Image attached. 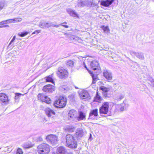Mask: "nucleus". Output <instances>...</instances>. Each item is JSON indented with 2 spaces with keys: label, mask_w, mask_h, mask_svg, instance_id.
Returning <instances> with one entry per match:
<instances>
[{
  "label": "nucleus",
  "mask_w": 154,
  "mask_h": 154,
  "mask_svg": "<svg viewBox=\"0 0 154 154\" xmlns=\"http://www.w3.org/2000/svg\"><path fill=\"white\" fill-rule=\"evenodd\" d=\"M130 54L132 56L135 55L137 58L140 60H143L145 59L144 54L142 52H136L131 51L130 52Z\"/></svg>",
  "instance_id": "obj_11"
},
{
  "label": "nucleus",
  "mask_w": 154,
  "mask_h": 154,
  "mask_svg": "<svg viewBox=\"0 0 154 154\" xmlns=\"http://www.w3.org/2000/svg\"><path fill=\"white\" fill-rule=\"evenodd\" d=\"M66 145L68 147L71 148H75L77 147V141L74 139L73 136L70 134L66 135Z\"/></svg>",
  "instance_id": "obj_1"
},
{
  "label": "nucleus",
  "mask_w": 154,
  "mask_h": 154,
  "mask_svg": "<svg viewBox=\"0 0 154 154\" xmlns=\"http://www.w3.org/2000/svg\"><path fill=\"white\" fill-rule=\"evenodd\" d=\"M7 23H13V19H8L6 20Z\"/></svg>",
  "instance_id": "obj_42"
},
{
  "label": "nucleus",
  "mask_w": 154,
  "mask_h": 154,
  "mask_svg": "<svg viewBox=\"0 0 154 154\" xmlns=\"http://www.w3.org/2000/svg\"><path fill=\"white\" fill-rule=\"evenodd\" d=\"M100 88L102 91L105 92L104 96L105 97H106L107 95V92L109 91V88H107L104 86H101Z\"/></svg>",
  "instance_id": "obj_26"
},
{
  "label": "nucleus",
  "mask_w": 154,
  "mask_h": 154,
  "mask_svg": "<svg viewBox=\"0 0 154 154\" xmlns=\"http://www.w3.org/2000/svg\"><path fill=\"white\" fill-rule=\"evenodd\" d=\"M45 95L44 94H39L38 95V99L42 101L45 99Z\"/></svg>",
  "instance_id": "obj_28"
},
{
  "label": "nucleus",
  "mask_w": 154,
  "mask_h": 154,
  "mask_svg": "<svg viewBox=\"0 0 154 154\" xmlns=\"http://www.w3.org/2000/svg\"><path fill=\"white\" fill-rule=\"evenodd\" d=\"M77 112L75 110H70L68 114V117L69 120L76 122L75 120L77 118Z\"/></svg>",
  "instance_id": "obj_7"
},
{
  "label": "nucleus",
  "mask_w": 154,
  "mask_h": 154,
  "mask_svg": "<svg viewBox=\"0 0 154 154\" xmlns=\"http://www.w3.org/2000/svg\"><path fill=\"white\" fill-rule=\"evenodd\" d=\"M102 29L104 32L106 33H109V29L108 26H103Z\"/></svg>",
  "instance_id": "obj_31"
},
{
  "label": "nucleus",
  "mask_w": 154,
  "mask_h": 154,
  "mask_svg": "<svg viewBox=\"0 0 154 154\" xmlns=\"http://www.w3.org/2000/svg\"><path fill=\"white\" fill-rule=\"evenodd\" d=\"M29 32H21L19 33L18 34V35L21 37H23L25 35H27L29 33Z\"/></svg>",
  "instance_id": "obj_32"
},
{
  "label": "nucleus",
  "mask_w": 154,
  "mask_h": 154,
  "mask_svg": "<svg viewBox=\"0 0 154 154\" xmlns=\"http://www.w3.org/2000/svg\"><path fill=\"white\" fill-rule=\"evenodd\" d=\"M13 23H17L20 22L22 20L21 19L19 18H15L13 19Z\"/></svg>",
  "instance_id": "obj_38"
},
{
  "label": "nucleus",
  "mask_w": 154,
  "mask_h": 154,
  "mask_svg": "<svg viewBox=\"0 0 154 154\" xmlns=\"http://www.w3.org/2000/svg\"><path fill=\"white\" fill-rule=\"evenodd\" d=\"M103 74L104 76L108 81L112 80V73L110 72L106 69L104 70Z\"/></svg>",
  "instance_id": "obj_14"
},
{
  "label": "nucleus",
  "mask_w": 154,
  "mask_h": 154,
  "mask_svg": "<svg viewBox=\"0 0 154 154\" xmlns=\"http://www.w3.org/2000/svg\"><path fill=\"white\" fill-rule=\"evenodd\" d=\"M15 99L17 100L19 99L21 95H23L24 94H22L20 93H15Z\"/></svg>",
  "instance_id": "obj_37"
},
{
  "label": "nucleus",
  "mask_w": 154,
  "mask_h": 154,
  "mask_svg": "<svg viewBox=\"0 0 154 154\" xmlns=\"http://www.w3.org/2000/svg\"><path fill=\"white\" fill-rule=\"evenodd\" d=\"M154 1V0H153Z\"/></svg>",
  "instance_id": "obj_55"
},
{
  "label": "nucleus",
  "mask_w": 154,
  "mask_h": 154,
  "mask_svg": "<svg viewBox=\"0 0 154 154\" xmlns=\"http://www.w3.org/2000/svg\"><path fill=\"white\" fill-rule=\"evenodd\" d=\"M61 89L63 91H67L68 90V88L65 86L62 87V89Z\"/></svg>",
  "instance_id": "obj_48"
},
{
  "label": "nucleus",
  "mask_w": 154,
  "mask_h": 154,
  "mask_svg": "<svg viewBox=\"0 0 154 154\" xmlns=\"http://www.w3.org/2000/svg\"><path fill=\"white\" fill-rule=\"evenodd\" d=\"M125 97V94L123 93H119L115 98V100L117 101H120L123 99Z\"/></svg>",
  "instance_id": "obj_23"
},
{
  "label": "nucleus",
  "mask_w": 154,
  "mask_h": 154,
  "mask_svg": "<svg viewBox=\"0 0 154 154\" xmlns=\"http://www.w3.org/2000/svg\"><path fill=\"white\" fill-rule=\"evenodd\" d=\"M65 130L69 132H72L73 131V129L72 127L67 126L65 128Z\"/></svg>",
  "instance_id": "obj_35"
},
{
  "label": "nucleus",
  "mask_w": 154,
  "mask_h": 154,
  "mask_svg": "<svg viewBox=\"0 0 154 154\" xmlns=\"http://www.w3.org/2000/svg\"><path fill=\"white\" fill-rule=\"evenodd\" d=\"M83 134V132L82 129L80 128H78L76 130V135L78 137H81Z\"/></svg>",
  "instance_id": "obj_24"
},
{
  "label": "nucleus",
  "mask_w": 154,
  "mask_h": 154,
  "mask_svg": "<svg viewBox=\"0 0 154 154\" xmlns=\"http://www.w3.org/2000/svg\"><path fill=\"white\" fill-rule=\"evenodd\" d=\"M98 115V110L97 109L91 110L89 114V118H92V116L94 115L95 116H97Z\"/></svg>",
  "instance_id": "obj_21"
},
{
  "label": "nucleus",
  "mask_w": 154,
  "mask_h": 154,
  "mask_svg": "<svg viewBox=\"0 0 154 154\" xmlns=\"http://www.w3.org/2000/svg\"><path fill=\"white\" fill-rule=\"evenodd\" d=\"M109 106V102H106L103 103L99 109L100 114H107L108 112Z\"/></svg>",
  "instance_id": "obj_5"
},
{
  "label": "nucleus",
  "mask_w": 154,
  "mask_h": 154,
  "mask_svg": "<svg viewBox=\"0 0 154 154\" xmlns=\"http://www.w3.org/2000/svg\"><path fill=\"white\" fill-rule=\"evenodd\" d=\"M66 149L63 146L58 147L57 150V154H65L66 152Z\"/></svg>",
  "instance_id": "obj_19"
},
{
  "label": "nucleus",
  "mask_w": 154,
  "mask_h": 154,
  "mask_svg": "<svg viewBox=\"0 0 154 154\" xmlns=\"http://www.w3.org/2000/svg\"><path fill=\"white\" fill-rule=\"evenodd\" d=\"M23 151L21 149L19 148L17 149L16 154H23Z\"/></svg>",
  "instance_id": "obj_40"
},
{
  "label": "nucleus",
  "mask_w": 154,
  "mask_h": 154,
  "mask_svg": "<svg viewBox=\"0 0 154 154\" xmlns=\"http://www.w3.org/2000/svg\"><path fill=\"white\" fill-rule=\"evenodd\" d=\"M124 103V102H123ZM126 104L124 103L118 104L117 106V108L121 111H123L126 109Z\"/></svg>",
  "instance_id": "obj_22"
},
{
  "label": "nucleus",
  "mask_w": 154,
  "mask_h": 154,
  "mask_svg": "<svg viewBox=\"0 0 154 154\" xmlns=\"http://www.w3.org/2000/svg\"><path fill=\"white\" fill-rule=\"evenodd\" d=\"M90 67L91 69L93 70H99L100 68L98 62L95 60L91 63Z\"/></svg>",
  "instance_id": "obj_10"
},
{
  "label": "nucleus",
  "mask_w": 154,
  "mask_h": 154,
  "mask_svg": "<svg viewBox=\"0 0 154 154\" xmlns=\"http://www.w3.org/2000/svg\"><path fill=\"white\" fill-rule=\"evenodd\" d=\"M41 31L40 30H36L35 31L33 32L32 34V35H33L35 34H38L41 32Z\"/></svg>",
  "instance_id": "obj_46"
},
{
  "label": "nucleus",
  "mask_w": 154,
  "mask_h": 154,
  "mask_svg": "<svg viewBox=\"0 0 154 154\" xmlns=\"http://www.w3.org/2000/svg\"><path fill=\"white\" fill-rule=\"evenodd\" d=\"M86 115L82 112H79V116L77 117V118L75 119L76 122L79 121L81 120H85L86 119Z\"/></svg>",
  "instance_id": "obj_15"
},
{
  "label": "nucleus",
  "mask_w": 154,
  "mask_h": 154,
  "mask_svg": "<svg viewBox=\"0 0 154 154\" xmlns=\"http://www.w3.org/2000/svg\"><path fill=\"white\" fill-rule=\"evenodd\" d=\"M116 85V84H114V85Z\"/></svg>",
  "instance_id": "obj_54"
},
{
  "label": "nucleus",
  "mask_w": 154,
  "mask_h": 154,
  "mask_svg": "<svg viewBox=\"0 0 154 154\" xmlns=\"http://www.w3.org/2000/svg\"><path fill=\"white\" fill-rule=\"evenodd\" d=\"M46 82H51L54 83L53 79L52 78L51 76L49 75L46 78Z\"/></svg>",
  "instance_id": "obj_30"
},
{
  "label": "nucleus",
  "mask_w": 154,
  "mask_h": 154,
  "mask_svg": "<svg viewBox=\"0 0 154 154\" xmlns=\"http://www.w3.org/2000/svg\"><path fill=\"white\" fill-rule=\"evenodd\" d=\"M42 102H45L48 104H49L51 102V100L50 98L45 96V99L42 101Z\"/></svg>",
  "instance_id": "obj_29"
},
{
  "label": "nucleus",
  "mask_w": 154,
  "mask_h": 154,
  "mask_svg": "<svg viewBox=\"0 0 154 154\" xmlns=\"http://www.w3.org/2000/svg\"><path fill=\"white\" fill-rule=\"evenodd\" d=\"M75 88L76 89H79V88L78 87L75 86Z\"/></svg>",
  "instance_id": "obj_53"
},
{
  "label": "nucleus",
  "mask_w": 154,
  "mask_h": 154,
  "mask_svg": "<svg viewBox=\"0 0 154 154\" xmlns=\"http://www.w3.org/2000/svg\"><path fill=\"white\" fill-rule=\"evenodd\" d=\"M135 67V66L134 65H132L131 66V69H132L134 71L135 70V69H134Z\"/></svg>",
  "instance_id": "obj_50"
},
{
  "label": "nucleus",
  "mask_w": 154,
  "mask_h": 154,
  "mask_svg": "<svg viewBox=\"0 0 154 154\" xmlns=\"http://www.w3.org/2000/svg\"><path fill=\"white\" fill-rule=\"evenodd\" d=\"M55 90L54 87L51 85L45 86L43 88V91L46 92L51 93Z\"/></svg>",
  "instance_id": "obj_12"
},
{
  "label": "nucleus",
  "mask_w": 154,
  "mask_h": 154,
  "mask_svg": "<svg viewBox=\"0 0 154 154\" xmlns=\"http://www.w3.org/2000/svg\"><path fill=\"white\" fill-rule=\"evenodd\" d=\"M79 95L81 99L84 100L88 101L91 98L88 92L84 90L81 91L79 93Z\"/></svg>",
  "instance_id": "obj_6"
},
{
  "label": "nucleus",
  "mask_w": 154,
  "mask_h": 154,
  "mask_svg": "<svg viewBox=\"0 0 154 154\" xmlns=\"http://www.w3.org/2000/svg\"><path fill=\"white\" fill-rule=\"evenodd\" d=\"M9 27V26L8 25H5L4 26H0V28H3V27Z\"/></svg>",
  "instance_id": "obj_49"
},
{
  "label": "nucleus",
  "mask_w": 154,
  "mask_h": 154,
  "mask_svg": "<svg viewBox=\"0 0 154 154\" xmlns=\"http://www.w3.org/2000/svg\"><path fill=\"white\" fill-rule=\"evenodd\" d=\"M16 36L15 35H14V37L11 40V42L9 44V45H8V46H10L12 42H13L15 40V38H16Z\"/></svg>",
  "instance_id": "obj_41"
},
{
  "label": "nucleus",
  "mask_w": 154,
  "mask_h": 154,
  "mask_svg": "<svg viewBox=\"0 0 154 154\" xmlns=\"http://www.w3.org/2000/svg\"><path fill=\"white\" fill-rule=\"evenodd\" d=\"M66 11L71 16L73 17H78V16L76 13L72 9L70 8L66 9Z\"/></svg>",
  "instance_id": "obj_18"
},
{
  "label": "nucleus",
  "mask_w": 154,
  "mask_h": 154,
  "mask_svg": "<svg viewBox=\"0 0 154 154\" xmlns=\"http://www.w3.org/2000/svg\"><path fill=\"white\" fill-rule=\"evenodd\" d=\"M151 83V86L154 87V79H152L150 80Z\"/></svg>",
  "instance_id": "obj_43"
},
{
  "label": "nucleus",
  "mask_w": 154,
  "mask_h": 154,
  "mask_svg": "<svg viewBox=\"0 0 154 154\" xmlns=\"http://www.w3.org/2000/svg\"><path fill=\"white\" fill-rule=\"evenodd\" d=\"M24 147L25 148H28L29 147V146H24Z\"/></svg>",
  "instance_id": "obj_52"
},
{
  "label": "nucleus",
  "mask_w": 154,
  "mask_h": 154,
  "mask_svg": "<svg viewBox=\"0 0 154 154\" xmlns=\"http://www.w3.org/2000/svg\"><path fill=\"white\" fill-rule=\"evenodd\" d=\"M9 101L8 96L4 93L0 94V102L2 103L7 104Z\"/></svg>",
  "instance_id": "obj_13"
},
{
  "label": "nucleus",
  "mask_w": 154,
  "mask_h": 154,
  "mask_svg": "<svg viewBox=\"0 0 154 154\" xmlns=\"http://www.w3.org/2000/svg\"><path fill=\"white\" fill-rule=\"evenodd\" d=\"M37 150L39 154H48L50 151V146L46 143H43L38 146Z\"/></svg>",
  "instance_id": "obj_2"
},
{
  "label": "nucleus",
  "mask_w": 154,
  "mask_h": 154,
  "mask_svg": "<svg viewBox=\"0 0 154 154\" xmlns=\"http://www.w3.org/2000/svg\"><path fill=\"white\" fill-rule=\"evenodd\" d=\"M35 140L37 141H42L43 140V139L41 136H38L36 138Z\"/></svg>",
  "instance_id": "obj_39"
},
{
  "label": "nucleus",
  "mask_w": 154,
  "mask_h": 154,
  "mask_svg": "<svg viewBox=\"0 0 154 154\" xmlns=\"http://www.w3.org/2000/svg\"><path fill=\"white\" fill-rule=\"evenodd\" d=\"M83 64H84V66H85V68L87 69V70H88V69L87 68V67L86 66V65H85V63H83Z\"/></svg>",
  "instance_id": "obj_51"
},
{
  "label": "nucleus",
  "mask_w": 154,
  "mask_h": 154,
  "mask_svg": "<svg viewBox=\"0 0 154 154\" xmlns=\"http://www.w3.org/2000/svg\"><path fill=\"white\" fill-rule=\"evenodd\" d=\"M56 72L57 76L60 79H65L68 76L67 71L62 67H59Z\"/></svg>",
  "instance_id": "obj_4"
},
{
  "label": "nucleus",
  "mask_w": 154,
  "mask_h": 154,
  "mask_svg": "<svg viewBox=\"0 0 154 154\" xmlns=\"http://www.w3.org/2000/svg\"><path fill=\"white\" fill-rule=\"evenodd\" d=\"M88 0H84L83 1L81 0L78 1L77 5L78 7H82L85 6L88 7Z\"/></svg>",
  "instance_id": "obj_17"
},
{
  "label": "nucleus",
  "mask_w": 154,
  "mask_h": 154,
  "mask_svg": "<svg viewBox=\"0 0 154 154\" xmlns=\"http://www.w3.org/2000/svg\"><path fill=\"white\" fill-rule=\"evenodd\" d=\"M39 26L42 28H48V23L44 21H42L40 22Z\"/></svg>",
  "instance_id": "obj_20"
},
{
  "label": "nucleus",
  "mask_w": 154,
  "mask_h": 154,
  "mask_svg": "<svg viewBox=\"0 0 154 154\" xmlns=\"http://www.w3.org/2000/svg\"><path fill=\"white\" fill-rule=\"evenodd\" d=\"M48 28L50 27L51 26L54 27H58L60 26V25H55L54 24H53V23L51 22L50 23H48Z\"/></svg>",
  "instance_id": "obj_36"
},
{
  "label": "nucleus",
  "mask_w": 154,
  "mask_h": 154,
  "mask_svg": "<svg viewBox=\"0 0 154 154\" xmlns=\"http://www.w3.org/2000/svg\"><path fill=\"white\" fill-rule=\"evenodd\" d=\"M88 2L89 3H88V7H94L97 5V4L95 3H94L93 2H91L88 0Z\"/></svg>",
  "instance_id": "obj_34"
},
{
  "label": "nucleus",
  "mask_w": 154,
  "mask_h": 154,
  "mask_svg": "<svg viewBox=\"0 0 154 154\" xmlns=\"http://www.w3.org/2000/svg\"><path fill=\"white\" fill-rule=\"evenodd\" d=\"M6 24L7 23L6 20L0 22V26H2V25Z\"/></svg>",
  "instance_id": "obj_45"
},
{
  "label": "nucleus",
  "mask_w": 154,
  "mask_h": 154,
  "mask_svg": "<svg viewBox=\"0 0 154 154\" xmlns=\"http://www.w3.org/2000/svg\"><path fill=\"white\" fill-rule=\"evenodd\" d=\"M46 139L48 141L53 144L56 143L57 141V137L53 134L48 135L46 137Z\"/></svg>",
  "instance_id": "obj_8"
},
{
  "label": "nucleus",
  "mask_w": 154,
  "mask_h": 154,
  "mask_svg": "<svg viewBox=\"0 0 154 154\" xmlns=\"http://www.w3.org/2000/svg\"><path fill=\"white\" fill-rule=\"evenodd\" d=\"M45 112L46 115L51 118H54L55 115V112L52 109L47 107L45 109Z\"/></svg>",
  "instance_id": "obj_9"
},
{
  "label": "nucleus",
  "mask_w": 154,
  "mask_h": 154,
  "mask_svg": "<svg viewBox=\"0 0 154 154\" xmlns=\"http://www.w3.org/2000/svg\"><path fill=\"white\" fill-rule=\"evenodd\" d=\"M92 78L93 79L92 83L95 84L98 79V77L97 75H92Z\"/></svg>",
  "instance_id": "obj_33"
},
{
  "label": "nucleus",
  "mask_w": 154,
  "mask_h": 154,
  "mask_svg": "<svg viewBox=\"0 0 154 154\" xmlns=\"http://www.w3.org/2000/svg\"><path fill=\"white\" fill-rule=\"evenodd\" d=\"M64 23H62L61 24H60V26L61 25L62 26H64V27H65V28H68V26L67 25H64Z\"/></svg>",
  "instance_id": "obj_47"
},
{
  "label": "nucleus",
  "mask_w": 154,
  "mask_h": 154,
  "mask_svg": "<svg viewBox=\"0 0 154 154\" xmlns=\"http://www.w3.org/2000/svg\"><path fill=\"white\" fill-rule=\"evenodd\" d=\"M4 3L2 2H0V10H2L4 6Z\"/></svg>",
  "instance_id": "obj_44"
},
{
  "label": "nucleus",
  "mask_w": 154,
  "mask_h": 154,
  "mask_svg": "<svg viewBox=\"0 0 154 154\" xmlns=\"http://www.w3.org/2000/svg\"><path fill=\"white\" fill-rule=\"evenodd\" d=\"M114 1V0H101L100 1V5L105 7H108L111 5Z\"/></svg>",
  "instance_id": "obj_16"
},
{
  "label": "nucleus",
  "mask_w": 154,
  "mask_h": 154,
  "mask_svg": "<svg viewBox=\"0 0 154 154\" xmlns=\"http://www.w3.org/2000/svg\"><path fill=\"white\" fill-rule=\"evenodd\" d=\"M102 100L101 97L98 94L97 92V94L95 97H94V101L97 102H100Z\"/></svg>",
  "instance_id": "obj_25"
},
{
  "label": "nucleus",
  "mask_w": 154,
  "mask_h": 154,
  "mask_svg": "<svg viewBox=\"0 0 154 154\" xmlns=\"http://www.w3.org/2000/svg\"><path fill=\"white\" fill-rule=\"evenodd\" d=\"M66 103V98L63 96H60L54 103V106L57 108H61L65 106Z\"/></svg>",
  "instance_id": "obj_3"
},
{
  "label": "nucleus",
  "mask_w": 154,
  "mask_h": 154,
  "mask_svg": "<svg viewBox=\"0 0 154 154\" xmlns=\"http://www.w3.org/2000/svg\"><path fill=\"white\" fill-rule=\"evenodd\" d=\"M74 62L72 60H69L66 61V65L70 67L73 66H74Z\"/></svg>",
  "instance_id": "obj_27"
}]
</instances>
